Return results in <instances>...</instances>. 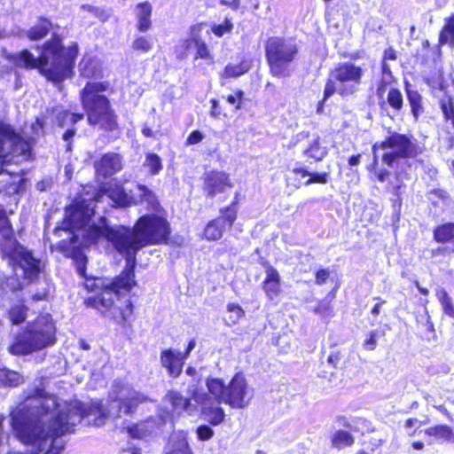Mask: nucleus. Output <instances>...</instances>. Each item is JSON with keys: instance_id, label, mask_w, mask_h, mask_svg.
<instances>
[{"instance_id": "obj_61", "label": "nucleus", "mask_w": 454, "mask_h": 454, "mask_svg": "<svg viewBox=\"0 0 454 454\" xmlns=\"http://www.w3.org/2000/svg\"><path fill=\"white\" fill-rule=\"evenodd\" d=\"M384 302H385L384 301H381V302L375 304L372 309V314L378 315L380 312L381 304Z\"/></svg>"}, {"instance_id": "obj_23", "label": "nucleus", "mask_w": 454, "mask_h": 454, "mask_svg": "<svg viewBox=\"0 0 454 454\" xmlns=\"http://www.w3.org/2000/svg\"><path fill=\"white\" fill-rule=\"evenodd\" d=\"M263 288L270 300L277 297L280 293V277L278 270L271 266L266 270Z\"/></svg>"}, {"instance_id": "obj_53", "label": "nucleus", "mask_w": 454, "mask_h": 454, "mask_svg": "<svg viewBox=\"0 0 454 454\" xmlns=\"http://www.w3.org/2000/svg\"><path fill=\"white\" fill-rule=\"evenodd\" d=\"M196 347V340L194 339H192L188 345H187V348L184 351V354H182V356L185 358V360L188 358V356H190L191 352L193 350V348Z\"/></svg>"}, {"instance_id": "obj_48", "label": "nucleus", "mask_w": 454, "mask_h": 454, "mask_svg": "<svg viewBox=\"0 0 454 454\" xmlns=\"http://www.w3.org/2000/svg\"><path fill=\"white\" fill-rule=\"evenodd\" d=\"M204 136L200 131H192L186 140V145H196L202 141Z\"/></svg>"}, {"instance_id": "obj_11", "label": "nucleus", "mask_w": 454, "mask_h": 454, "mask_svg": "<svg viewBox=\"0 0 454 454\" xmlns=\"http://www.w3.org/2000/svg\"><path fill=\"white\" fill-rule=\"evenodd\" d=\"M363 69L351 62L340 63L331 72L324 90V100L339 93L348 96L355 93L362 81Z\"/></svg>"}, {"instance_id": "obj_21", "label": "nucleus", "mask_w": 454, "mask_h": 454, "mask_svg": "<svg viewBox=\"0 0 454 454\" xmlns=\"http://www.w3.org/2000/svg\"><path fill=\"white\" fill-rule=\"evenodd\" d=\"M153 6L149 2L137 4L135 9L137 19V28L141 33H145L151 29L153 22L151 20Z\"/></svg>"}, {"instance_id": "obj_55", "label": "nucleus", "mask_w": 454, "mask_h": 454, "mask_svg": "<svg viewBox=\"0 0 454 454\" xmlns=\"http://www.w3.org/2000/svg\"><path fill=\"white\" fill-rule=\"evenodd\" d=\"M292 172L297 176H301L302 178L310 176V173L302 168H295Z\"/></svg>"}, {"instance_id": "obj_27", "label": "nucleus", "mask_w": 454, "mask_h": 454, "mask_svg": "<svg viewBox=\"0 0 454 454\" xmlns=\"http://www.w3.org/2000/svg\"><path fill=\"white\" fill-rule=\"evenodd\" d=\"M50 28L51 22L47 20H41L38 24L27 32V36L31 41L42 39L49 33Z\"/></svg>"}, {"instance_id": "obj_54", "label": "nucleus", "mask_w": 454, "mask_h": 454, "mask_svg": "<svg viewBox=\"0 0 454 454\" xmlns=\"http://www.w3.org/2000/svg\"><path fill=\"white\" fill-rule=\"evenodd\" d=\"M375 175L377 176V178L380 182L383 183L386 181L387 177L389 175V172L386 169H380L378 171H375Z\"/></svg>"}, {"instance_id": "obj_35", "label": "nucleus", "mask_w": 454, "mask_h": 454, "mask_svg": "<svg viewBox=\"0 0 454 454\" xmlns=\"http://www.w3.org/2000/svg\"><path fill=\"white\" fill-rule=\"evenodd\" d=\"M440 43L454 47V14L448 20L440 34Z\"/></svg>"}, {"instance_id": "obj_50", "label": "nucleus", "mask_w": 454, "mask_h": 454, "mask_svg": "<svg viewBox=\"0 0 454 454\" xmlns=\"http://www.w3.org/2000/svg\"><path fill=\"white\" fill-rule=\"evenodd\" d=\"M330 275L329 270L322 269L316 273V283L317 285H323Z\"/></svg>"}, {"instance_id": "obj_26", "label": "nucleus", "mask_w": 454, "mask_h": 454, "mask_svg": "<svg viewBox=\"0 0 454 454\" xmlns=\"http://www.w3.org/2000/svg\"><path fill=\"white\" fill-rule=\"evenodd\" d=\"M78 15L81 19H90V18H98L101 20H106L108 18V13L106 12V10L95 7L90 4H82L80 7V11L78 12Z\"/></svg>"}, {"instance_id": "obj_15", "label": "nucleus", "mask_w": 454, "mask_h": 454, "mask_svg": "<svg viewBox=\"0 0 454 454\" xmlns=\"http://www.w3.org/2000/svg\"><path fill=\"white\" fill-rule=\"evenodd\" d=\"M168 415H160L158 419L149 418L127 427L128 434L134 439H146L162 431Z\"/></svg>"}, {"instance_id": "obj_64", "label": "nucleus", "mask_w": 454, "mask_h": 454, "mask_svg": "<svg viewBox=\"0 0 454 454\" xmlns=\"http://www.w3.org/2000/svg\"><path fill=\"white\" fill-rule=\"evenodd\" d=\"M74 134V131L72 130V129H68L67 130L64 135H63V139L64 140H68L70 137H72Z\"/></svg>"}, {"instance_id": "obj_29", "label": "nucleus", "mask_w": 454, "mask_h": 454, "mask_svg": "<svg viewBox=\"0 0 454 454\" xmlns=\"http://www.w3.org/2000/svg\"><path fill=\"white\" fill-rule=\"evenodd\" d=\"M425 433L442 441H450L454 437L452 429L446 425H439L427 428Z\"/></svg>"}, {"instance_id": "obj_2", "label": "nucleus", "mask_w": 454, "mask_h": 454, "mask_svg": "<svg viewBox=\"0 0 454 454\" xmlns=\"http://www.w3.org/2000/svg\"><path fill=\"white\" fill-rule=\"evenodd\" d=\"M205 389L193 391L192 397L204 419L212 426L220 425L225 419L223 403L232 409H245L254 396V387L242 372L235 373L228 384L223 379L207 378Z\"/></svg>"}, {"instance_id": "obj_19", "label": "nucleus", "mask_w": 454, "mask_h": 454, "mask_svg": "<svg viewBox=\"0 0 454 454\" xmlns=\"http://www.w3.org/2000/svg\"><path fill=\"white\" fill-rule=\"evenodd\" d=\"M95 168L98 175L110 176L122 168L121 157L114 153H106L95 163Z\"/></svg>"}, {"instance_id": "obj_52", "label": "nucleus", "mask_w": 454, "mask_h": 454, "mask_svg": "<svg viewBox=\"0 0 454 454\" xmlns=\"http://www.w3.org/2000/svg\"><path fill=\"white\" fill-rule=\"evenodd\" d=\"M397 58L396 51L393 48H388L384 52V61L395 60Z\"/></svg>"}, {"instance_id": "obj_6", "label": "nucleus", "mask_w": 454, "mask_h": 454, "mask_svg": "<svg viewBox=\"0 0 454 454\" xmlns=\"http://www.w3.org/2000/svg\"><path fill=\"white\" fill-rule=\"evenodd\" d=\"M233 29V23L231 20L225 19L223 23L210 25V29L205 22L195 23L189 27L187 37L181 39L174 47V52L177 59L184 60L188 57L189 51L193 46L195 48L194 60L203 59L208 64L215 62L214 55L207 44L203 35H208L211 31L215 36L222 37L230 34Z\"/></svg>"}, {"instance_id": "obj_60", "label": "nucleus", "mask_w": 454, "mask_h": 454, "mask_svg": "<svg viewBox=\"0 0 454 454\" xmlns=\"http://www.w3.org/2000/svg\"><path fill=\"white\" fill-rule=\"evenodd\" d=\"M211 102H212L211 114L215 117H217L220 114V113L217 111L218 102L215 99H213Z\"/></svg>"}, {"instance_id": "obj_59", "label": "nucleus", "mask_w": 454, "mask_h": 454, "mask_svg": "<svg viewBox=\"0 0 454 454\" xmlns=\"http://www.w3.org/2000/svg\"><path fill=\"white\" fill-rule=\"evenodd\" d=\"M49 293L47 291H43V293H37L33 295L34 301H42L47 298Z\"/></svg>"}, {"instance_id": "obj_36", "label": "nucleus", "mask_w": 454, "mask_h": 454, "mask_svg": "<svg viewBox=\"0 0 454 454\" xmlns=\"http://www.w3.org/2000/svg\"><path fill=\"white\" fill-rule=\"evenodd\" d=\"M226 324L229 325H236L244 316L245 311L237 303H230L227 305Z\"/></svg>"}, {"instance_id": "obj_38", "label": "nucleus", "mask_w": 454, "mask_h": 454, "mask_svg": "<svg viewBox=\"0 0 454 454\" xmlns=\"http://www.w3.org/2000/svg\"><path fill=\"white\" fill-rule=\"evenodd\" d=\"M27 311V306L22 304L15 305L9 310V318L12 324L20 325L25 321Z\"/></svg>"}, {"instance_id": "obj_37", "label": "nucleus", "mask_w": 454, "mask_h": 454, "mask_svg": "<svg viewBox=\"0 0 454 454\" xmlns=\"http://www.w3.org/2000/svg\"><path fill=\"white\" fill-rule=\"evenodd\" d=\"M304 154L316 160H322L326 155L325 148L322 147L319 144V139H314L309 146L304 151Z\"/></svg>"}, {"instance_id": "obj_24", "label": "nucleus", "mask_w": 454, "mask_h": 454, "mask_svg": "<svg viewBox=\"0 0 454 454\" xmlns=\"http://www.w3.org/2000/svg\"><path fill=\"white\" fill-rule=\"evenodd\" d=\"M434 239L438 243H449L454 247V223L437 226L434 231Z\"/></svg>"}, {"instance_id": "obj_16", "label": "nucleus", "mask_w": 454, "mask_h": 454, "mask_svg": "<svg viewBox=\"0 0 454 454\" xmlns=\"http://www.w3.org/2000/svg\"><path fill=\"white\" fill-rule=\"evenodd\" d=\"M195 390H206L205 388H193L190 389V395H192V392ZM192 401L194 402L192 397L191 396L190 399L184 398L180 393L176 391H168V394L165 395L163 402L164 403H169L171 405V411L176 414H181L182 412L185 411L189 415L193 414L195 411H197L198 407L200 406L195 403L193 404Z\"/></svg>"}, {"instance_id": "obj_9", "label": "nucleus", "mask_w": 454, "mask_h": 454, "mask_svg": "<svg viewBox=\"0 0 454 454\" xmlns=\"http://www.w3.org/2000/svg\"><path fill=\"white\" fill-rule=\"evenodd\" d=\"M126 258L125 270L110 284L106 286L98 294L90 297L87 304L97 309L107 317H114V297L128 293L136 285L134 269L136 266L135 254H121Z\"/></svg>"}, {"instance_id": "obj_51", "label": "nucleus", "mask_w": 454, "mask_h": 454, "mask_svg": "<svg viewBox=\"0 0 454 454\" xmlns=\"http://www.w3.org/2000/svg\"><path fill=\"white\" fill-rule=\"evenodd\" d=\"M314 312L321 315L322 317H327L330 315V307L327 303H320L314 309Z\"/></svg>"}, {"instance_id": "obj_57", "label": "nucleus", "mask_w": 454, "mask_h": 454, "mask_svg": "<svg viewBox=\"0 0 454 454\" xmlns=\"http://www.w3.org/2000/svg\"><path fill=\"white\" fill-rule=\"evenodd\" d=\"M129 453V454H142L141 450L136 446H130L128 449L122 450V453Z\"/></svg>"}, {"instance_id": "obj_28", "label": "nucleus", "mask_w": 454, "mask_h": 454, "mask_svg": "<svg viewBox=\"0 0 454 454\" xmlns=\"http://www.w3.org/2000/svg\"><path fill=\"white\" fill-rule=\"evenodd\" d=\"M250 69V64L247 60L241 61L239 64H229L225 67L222 74L224 78H235L246 74Z\"/></svg>"}, {"instance_id": "obj_14", "label": "nucleus", "mask_w": 454, "mask_h": 454, "mask_svg": "<svg viewBox=\"0 0 454 454\" xmlns=\"http://www.w3.org/2000/svg\"><path fill=\"white\" fill-rule=\"evenodd\" d=\"M8 264L12 267L13 275L9 277H2L0 275V289L3 292H16L24 287L26 284L33 281L38 277L41 270V262L33 256V260L36 262V271L35 274H22L18 269L23 266L20 258H6Z\"/></svg>"}, {"instance_id": "obj_49", "label": "nucleus", "mask_w": 454, "mask_h": 454, "mask_svg": "<svg viewBox=\"0 0 454 454\" xmlns=\"http://www.w3.org/2000/svg\"><path fill=\"white\" fill-rule=\"evenodd\" d=\"M454 252V247H439L436 249L432 250V256H439V255H450Z\"/></svg>"}, {"instance_id": "obj_1", "label": "nucleus", "mask_w": 454, "mask_h": 454, "mask_svg": "<svg viewBox=\"0 0 454 454\" xmlns=\"http://www.w3.org/2000/svg\"><path fill=\"white\" fill-rule=\"evenodd\" d=\"M90 242H110L121 254H137L147 245L165 241L169 235L167 220L158 214L145 215L139 218L133 229L125 226L110 227L104 218L98 224L90 225L86 231Z\"/></svg>"}, {"instance_id": "obj_13", "label": "nucleus", "mask_w": 454, "mask_h": 454, "mask_svg": "<svg viewBox=\"0 0 454 454\" xmlns=\"http://www.w3.org/2000/svg\"><path fill=\"white\" fill-rule=\"evenodd\" d=\"M0 233L4 239L1 251L5 258H20L22 265L18 270L22 274H35L36 262L33 260L31 252L18 244L12 239V228L6 217L0 218Z\"/></svg>"}, {"instance_id": "obj_22", "label": "nucleus", "mask_w": 454, "mask_h": 454, "mask_svg": "<svg viewBox=\"0 0 454 454\" xmlns=\"http://www.w3.org/2000/svg\"><path fill=\"white\" fill-rule=\"evenodd\" d=\"M79 71L82 76L86 78H101L103 76L102 65L95 57L85 55L79 64Z\"/></svg>"}, {"instance_id": "obj_33", "label": "nucleus", "mask_w": 454, "mask_h": 454, "mask_svg": "<svg viewBox=\"0 0 454 454\" xmlns=\"http://www.w3.org/2000/svg\"><path fill=\"white\" fill-rule=\"evenodd\" d=\"M143 167L148 169L152 176H155L162 169V160L156 153H149L145 155Z\"/></svg>"}, {"instance_id": "obj_17", "label": "nucleus", "mask_w": 454, "mask_h": 454, "mask_svg": "<svg viewBox=\"0 0 454 454\" xmlns=\"http://www.w3.org/2000/svg\"><path fill=\"white\" fill-rule=\"evenodd\" d=\"M184 361L185 358L177 350L168 348L160 353V364L171 377L177 378L181 374Z\"/></svg>"}, {"instance_id": "obj_39", "label": "nucleus", "mask_w": 454, "mask_h": 454, "mask_svg": "<svg viewBox=\"0 0 454 454\" xmlns=\"http://www.w3.org/2000/svg\"><path fill=\"white\" fill-rule=\"evenodd\" d=\"M83 118V114H72L67 110L59 111L57 120L59 126L64 127L69 123H75Z\"/></svg>"}, {"instance_id": "obj_40", "label": "nucleus", "mask_w": 454, "mask_h": 454, "mask_svg": "<svg viewBox=\"0 0 454 454\" xmlns=\"http://www.w3.org/2000/svg\"><path fill=\"white\" fill-rule=\"evenodd\" d=\"M239 196V193L236 192L234 201L232 202L231 207H229L225 209L224 215L220 217L222 219H224V227L225 228H226V226L231 227V225L233 224V223L235 222V220L237 218V211H236V209H234V206L238 203Z\"/></svg>"}, {"instance_id": "obj_42", "label": "nucleus", "mask_w": 454, "mask_h": 454, "mask_svg": "<svg viewBox=\"0 0 454 454\" xmlns=\"http://www.w3.org/2000/svg\"><path fill=\"white\" fill-rule=\"evenodd\" d=\"M387 101L389 105L396 110L401 109L403 106V96L400 90L392 89L387 94Z\"/></svg>"}, {"instance_id": "obj_12", "label": "nucleus", "mask_w": 454, "mask_h": 454, "mask_svg": "<svg viewBox=\"0 0 454 454\" xmlns=\"http://www.w3.org/2000/svg\"><path fill=\"white\" fill-rule=\"evenodd\" d=\"M297 54L294 40L282 37H270L266 44V56L270 72L275 76H285L289 64Z\"/></svg>"}, {"instance_id": "obj_32", "label": "nucleus", "mask_w": 454, "mask_h": 454, "mask_svg": "<svg viewBox=\"0 0 454 454\" xmlns=\"http://www.w3.org/2000/svg\"><path fill=\"white\" fill-rule=\"evenodd\" d=\"M0 382L4 386L16 387L23 382V377L17 372L1 368Z\"/></svg>"}, {"instance_id": "obj_7", "label": "nucleus", "mask_w": 454, "mask_h": 454, "mask_svg": "<svg viewBox=\"0 0 454 454\" xmlns=\"http://www.w3.org/2000/svg\"><path fill=\"white\" fill-rule=\"evenodd\" d=\"M55 334L56 326L51 316L40 315L15 337L9 351L13 355H27L43 349L56 342Z\"/></svg>"}, {"instance_id": "obj_20", "label": "nucleus", "mask_w": 454, "mask_h": 454, "mask_svg": "<svg viewBox=\"0 0 454 454\" xmlns=\"http://www.w3.org/2000/svg\"><path fill=\"white\" fill-rule=\"evenodd\" d=\"M187 437L188 434L184 431L174 432L169 437L165 454H193Z\"/></svg>"}, {"instance_id": "obj_10", "label": "nucleus", "mask_w": 454, "mask_h": 454, "mask_svg": "<svg viewBox=\"0 0 454 454\" xmlns=\"http://www.w3.org/2000/svg\"><path fill=\"white\" fill-rule=\"evenodd\" d=\"M382 151V161L391 167L401 158H412L422 153L421 147L411 141L407 136L394 133L385 141L375 143L372 146L373 163L376 167L380 153Z\"/></svg>"}, {"instance_id": "obj_46", "label": "nucleus", "mask_w": 454, "mask_h": 454, "mask_svg": "<svg viewBox=\"0 0 454 454\" xmlns=\"http://www.w3.org/2000/svg\"><path fill=\"white\" fill-rule=\"evenodd\" d=\"M377 336L375 331L370 332L368 338L364 342V347L368 350H374L377 345Z\"/></svg>"}, {"instance_id": "obj_56", "label": "nucleus", "mask_w": 454, "mask_h": 454, "mask_svg": "<svg viewBox=\"0 0 454 454\" xmlns=\"http://www.w3.org/2000/svg\"><path fill=\"white\" fill-rule=\"evenodd\" d=\"M361 154L353 155L348 159L350 166H357L360 163Z\"/></svg>"}, {"instance_id": "obj_41", "label": "nucleus", "mask_w": 454, "mask_h": 454, "mask_svg": "<svg viewBox=\"0 0 454 454\" xmlns=\"http://www.w3.org/2000/svg\"><path fill=\"white\" fill-rule=\"evenodd\" d=\"M408 98L411 112L417 119L421 113V97L417 91H408Z\"/></svg>"}, {"instance_id": "obj_58", "label": "nucleus", "mask_w": 454, "mask_h": 454, "mask_svg": "<svg viewBox=\"0 0 454 454\" xmlns=\"http://www.w3.org/2000/svg\"><path fill=\"white\" fill-rule=\"evenodd\" d=\"M43 122L41 119L37 118L35 123L32 125V129L35 130V133L37 134L40 129H43Z\"/></svg>"}, {"instance_id": "obj_62", "label": "nucleus", "mask_w": 454, "mask_h": 454, "mask_svg": "<svg viewBox=\"0 0 454 454\" xmlns=\"http://www.w3.org/2000/svg\"><path fill=\"white\" fill-rule=\"evenodd\" d=\"M142 133L145 137H153V130L149 128V127H145L143 129H142Z\"/></svg>"}, {"instance_id": "obj_45", "label": "nucleus", "mask_w": 454, "mask_h": 454, "mask_svg": "<svg viewBox=\"0 0 454 454\" xmlns=\"http://www.w3.org/2000/svg\"><path fill=\"white\" fill-rule=\"evenodd\" d=\"M442 110L447 120H450L454 127V106L452 102L450 100L448 103H442Z\"/></svg>"}, {"instance_id": "obj_30", "label": "nucleus", "mask_w": 454, "mask_h": 454, "mask_svg": "<svg viewBox=\"0 0 454 454\" xmlns=\"http://www.w3.org/2000/svg\"><path fill=\"white\" fill-rule=\"evenodd\" d=\"M355 439L353 435L344 430L337 431L332 438V444L333 447L337 449H343L346 447H350L354 444Z\"/></svg>"}, {"instance_id": "obj_63", "label": "nucleus", "mask_w": 454, "mask_h": 454, "mask_svg": "<svg viewBox=\"0 0 454 454\" xmlns=\"http://www.w3.org/2000/svg\"><path fill=\"white\" fill-rule=\"evenodd\" d=\"M417 423H418V419H409L405 422V427H411L415 426Z\"/></svg>"}, {"instance_id": "obj_8", "label": "nucleus", "mask_w": 454, "mask_h": 454, "mask_svg": "<svg viewBox=\"0 0 454 454\" xmlns=\"http://www.w3.org/2000/svg\"><path fill=\"white\" fill-rule=\"evenodd\" d=\"M108 82H88L81 91L82 106L87 112L88 121L91 125H98L101 129L113 130L116 128V117L110 108L108 99L99 92L108 89Z\"/></svg>"}, {"instance_id": "obj_44", "label": "nucleus", "mask_w": 454, "mask_h": 454, "mask_svg": "<svg viewBox=\"0 0 454 454\" xmlns=\"http://www.w3.org/2000/svg\"><path fill=\"white\" fill-rule=\"evenodd\" d=\"M214 435V431L208 426H200L197 428V436L200 441H207Z\"/></svg>"}, {"instance_id": "obj_47", "label": "nucleus", "mask_w": 454, "mask_h": 454, "mask_svg": "<svg viewBox=\"0 0 454 454\" xmlns=\"http://www.w3.org/2000/svg\"><path fill=\"white\" fill-rule=\"evenodd\" d=\"M243 91L238 90L234 94L227 96L226 100L231 105H235L237 103L236 108L240 109V101L243 97Z\"/></svg>"}, {"instance_id": "obj_4", "label": "nucleus", "mask_w": 454, "mask_h": 454, "mask_svg": "<svg viewBox=\"0 0 454 454\" xmlns=\"http://www.w3.org/2000/svg\"><path fill=\"white\" fill-rule=\"evenodd\" d=\"M78 51L76 43L65 47L62 45L61 39L54 36L43 44L38 58H35L31 52L24 50L12 56V59L19 67L37 68L49 81L60 82L73 74Z\"/></svg>"}, {"instance_id": "obj_5", "label": "nucleus", "mask_w": 454, "mask_h": 454, "mask_svg": "<svg viewBox=\"0 0 454 454\" xmlns=\"http://www.w3.org/2000/svg\"><path fill=\"white\" fill-rule=\"evenodd\" d=\"M30 155V143L16 134L10 125L0 121V176L5 194L17 193L20 177L4 169L11 163L18 164Z\"/></svg>"}, {"instance_id": "obj_25", "label": "nucleus", "mask_w": 454, "mask_h": 454, "mask_svg": "<svg viewBox=\"0 0 454 454\" xmlns=\"http://www.w3.org/2000/svg\"><path fill=\"white\" fill-rule=\"evenodd\" d=\"M224 229V219L216 218L212 220L204 230L205 238L207 240H217L222 238Z\"/></svg>"}, {"instance_id": "obj_3", "label": "nucleus", "mask_w": 454, "mask_h": 454, "mask_svg": "<svg viewBox=\"0 0 454 454\" xmlns=\"http://www.w3.org/2000/svg\"><path fill=\"white\" fill-rule=\"evenodd\" d=\"M105 200H111L119 207H128L138 201L146 202L153 210L158 207L155 195L145 185L137 184L132 195H129L121 186H110L106 192L97 195L94 200L77 203L74 208L67 210L66 223L74 233V243H77L80 238L82 239L81 243L83 246L95 243L90 242L85 234L90 225L98 224L100 218L106 221L105 216L97 217L96 212L97 204L104 202ZM106 223L107 224L106 222Z\"/></svg>"}, {"instance_id": "obj_34", "label": "nucleus", "mask_w": 454, "mask_h": 454, "mask_svg": "<svg viewBox=\"0 0 454 454\" xmlns=\"http://www.w3.org/2000/svg\"><path fill=\"white\" fill-rule=\"evenodd\" d=\"M436 297L444 314L454 318V304L448 293L444 289H440L436 292Z\"/></svg>"}, {"instance_id": "obj_31", "label": "nucleus", "mask_w": 454, "mask_h": 454, "mask_svg": "<svg viewBox=\"0 0 454 454\" xmlns=\"http://www.w3.org/2000/svg\"><path fill=\"white\" fill-rule=\"evenodd\" d=\"M153 40L149 35H138L136 36L131 43L133 51L146 54L153 48Z\"/></svg>"}, {"instance_id": "obj_18", "label": "nucleus", "mask_w": 454, "mask_h": 454, "mask_svg": "<svg viewBox=\"0 0 454 454\" xmlns=\"http://www.w3.org/2000/svg\"><path fill=\"white\" fill-rule=\"evenodd\" d=\"M232 182L228 174L222 171H211L206 176L205 187L210 197L223 192L226 187L231 188Z\"/></svg>"}, {"instance_id": "obj_43", "label": "nucleus", "mask_w": 454, "mask_h": 454, "mask_svg": "<svg viewBox=\"0 0 454 454\" xmlns=\"http://www.w3.org/2000/svg\"><path fill=\"white\" fill-rule=\"evenodd\" d=\"M309 178L305 182V185L314 183L326 184L328 182L327 173H310Z\"/></svg>"}]
</instances>
